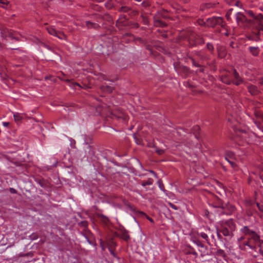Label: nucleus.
Returning <instances> with one entry per match:
<instances>
[{"instance_id":"nucleus-52","label":"nucleus","mask_w":263,"mask_h":263,"mask_svg":"<svg viewBox=\"0 0 263 263\" xmlns=\"http://www.w3.org/2000/svg\"><path fill=\"white\" fill-rule=\"evenodd\" d=\"M197 245L198 246L200 247L201 248H203L204 247V245L202 243H201V242H198L197 243Z\"/></svg>"},{"instance_id":"nucleus-57","label":"nucleus","mask_w":263,"mask_h":263,"mask_svg":"<svg viewBox=\"0 0 263 263\" xmlns=\"http://www.w3.org/2000/svg\"><path fill=\"white\" fill-rule=\"evenodd\" d=\"M106 6H107L108 8H111V6H110V4H109V3H107V4H106Z\"/></svg>"},{"instance_id":"nucleus-32","label":"nucleus","mask_w":263,"mask_h":263,"mask_svg":"<svg viewBox=\"0 0 263 263\" xmlns=\"http://www.w3.org/2000/svg\"><path fill=\"white\" fill-rule=\"evenodd\" d=\"M0 4L3 5L4 8H7L9 5V2L7 0H0Z\"/></svg>"},{"instance_id":"nucleus-13","label":"nucleus","mask_w":263,"mask_h":263,"mask_svg":"<svg viewBox=\"0 0 263 263\" xmlns=\"http://www.w3.org/2000/svg\"><path fill=\"white\" fill-rule=\"evenodd\" d=\"M231 76H232V73H230V72L226 71L225 73H223L221 75L220 77V80L223 83L230 85L232 83V79L231 78Z\"/></svg>"},{"instance_id":"nucleus-44","label":"nucleus","mask_w":263,"mask_h":263,"mask_svg":"<svg viewBox=\"0 0 263 263\" xmlns=\"http://www.w3.org/2000/svg\"><path fill=\"white\" fill-rule=\"evenodd\" d=\"M141 17L143 18L142 21H143V24L144 25H148V21L147 18L143 15H141Z\"/></svg>"},{"instance_id":"nucleus-20","label":"nucleus","mask_w":263,"mask_h":263,"mask_svg":"<svg viewBox=\"0 0 263 263\" xmlns=\"http://www.w3.org/2000/svg\"><path fill=\"white\" fill-rule=\"evenodd\" d=\"M255 115L256 117V120L254 121V123L258 127L260 126L261 121L263 122V114L258 111H255Z\"/></svg>"},{"instance_id":"nucleus-41","label":"nucleus","mask_w":263,"mask_h":263,"mask_svg":"<svg viewBox=\"0 0 263 263\" xmlns=\"http://www.w3.org/2000/svg\"><path fill=\"white\" fill-rule=\"evenodd\" d=\"M191 61L192 62V64L193 66H195V67H200V65L198 63H196V61H195V60L193 59V58H191Z\"/></svg>"},{"instance_id":"nucleus-17","label":"nucleus","mask_w":263,"mask_h":263,"mask_svg":"<svg viewBox=\"0 0 263 263\" xmlns=\"http://www.w3.org/2000/svg\"><path fill=\"white\" fill-rule=\"evenodd\" d=\"M245 85L247 86L248 92L251 95L256 96L259 94L260 90L258 89L257 86L252 84H248L247 83V84H245Z\"/></svg>"},{"instance_id":"nucleus-2","label":"nucleus","mask_w":263,"mask_h":263,"mask_svg":"<svg viewBox=\"0 0 263 263\" xmlns=\"http://www.w3.org/2000/svg\"><path fill=\"white\" fill-rule=\"evenodd\" d=\"M245 13L255 21V29L253 32L257 36L255 40L263 39V15L260 13H255L251 10H245Z\"/></svg>"},{"instance_id":"nucleus-49","label":"nucleus","mask_w":263,"mask_h":263,"mask_svg":"<svg viewBox=\"0 0 263 263\" xmlns=\"http://www.w3.org/2000/svg\"><path fill=\"white\" fill-rule=\"evenodd\" d=\"M10 192L11 193H12V194L16 193V190L13 188H10Z\"/></svg>"},{"instance_id":"nucleus-24","label":"nucleus","mask_w":263,"mask_h":263,"mask_svg":"<svg viewBox=\"0 0 263 263\" xmlns=\"http://www.w3.org/2000/svg\"><path fill=\"white\" fill-rule=\"evenodd\" d=\"M216 255L217 256L221 257L223 258L226 257V255L224 251L221 249H218L216 252Z\"/></svg>"},{"instance_id":"nucleus-12","label":"nucleus","mask_w":263,"mask_h":263,"mask_svg":"<svg viewBox=\"0 0 263 263\" xmlns=\"http://www.w3.org/2000/svg\"><path fill=\"white\" fill-rule=\"evenodd\" d=\"M246 205L247 206L246 212L248 216H252L255 212L254 207L255 203L252 200H247L246 201Z\"/></svg>"},{"instance_id":"nucleus-55","label":"nucleus","mask_w":263,"mask_h":263,"mask_svg":"<svg viewBox=\"0 0 263 263\" xmlns=\"http://www.w3.org/2000/svg\"><path fill=\"white\" fill-rule=\"evenodd\" d=\"M73 85V88H75V87H76V86H79V87H81V86H80L79 84H78V83H75V84H74Z\"/></svg>"},{"instance_id":"nucleus-8","label":"nucleus","mask_w":263,"mask_h":263,"mask_svg":"<svg viewBox=\"0 0 263 263\" xmlns=\"http://www.w3.org/2000/svg\"><path fill=\"white\" fill-rule=\"evenodd\" d=\"M232 76L233 77V79H232V84H234L236 86H239L241 84H247V82L244 80V79L241 78L237 70L235 69L233 70Z\"/></svg>"},{"instance_id":"nucleus-45","label":"nucleus","mask_w":263,"mask_h":263,"mask_svg":"<svg viewBox=\"0 0 263 263\" xmlns=\"http://www.w3.org/2000/svg\"><path fill=\"white\" fill-rule=\"evenodd\" d=\"M200 68L196 71V72H204V67L200 65Z\"/></svg>"},{"instance_id":"nucleus-43","label":"nucleus","mask_w":263,"mask_h":263,"mask_svg":"<svg viewBox=\"0 0 263 263\" xmlns=\"http://www.w3.org/2000/svg\"><path fill=\"white\" fill-rule=\"evenodd\" d=\"M255 204L256 205V206H257L258 210L261 212H263V205H261L259 203H255Z\"/></svg>"},{"instance_id":"nucleus-26","label":"nucleus","mask_w":263,"mask_h":263,"mask_svg":"<svg viewBox=\"0 0 263 263\" xmlns=\"http://www.w3.org/2000/svg\"><path fill=\"white\" fill-rule=\"evenodd\" d=\"M86 25L88 28H97L99 27V25L96 23H93L89 21H87L86 22Z\"/></svg>"},{"instance_id":"nucleus-61","label":"nucleus","mask_w":263,"mask_h":263,"mask_svg":"<svg viewBox=\"0 0 263 263\" xmlns=\"http://www.w3.org/2000/svg\"><path fill=\"white\" fill-rule=\"evenodd\" d=\"M149 172H150L152 174H153V175H154L155 173H155L154 171H151H151H149Z\"/></svg>"},{"instance_id":"nucleus-38","label":"nucleus","mask_w":263,"mask_h":263,"mask_svg":"<svg viewBox=\"0 0 263 263\" xmlns=\"http://www.w3.org/2000/svg\"><path fill=\"white\" fill-rule=\"evenodd\" d=\"M233 9H230L229 10V11L227 12L226 16L228 21L230 20V15L232 14Z\"/></svg>"},{"instance_id":"nucleus-62","label":"nucleus","mask_w":263,"mask_h":263,"mask_svg":"<svg viewBox=\"0 0 263 263\" xmlns=\"http://www.w3.org/2000/svg\"><path fill=\"white\" fill-rule=\"evenodd\" d=\"M184 69H185L186 71H187V70H189V69H188V68H187V67H184Z\"/></svg>"},{"instance_id":"nucleus-11","label":"nucleus","mask_w":263,"mask_h":263,"mask_svg":"<svg viewBox=\"0 0 263 263\" xmlns=\"http://www.w3.org/2000/svg\"><path fill=\"white\" fill-rule=\"evenodd\" d=\"M48 32L52 35L57 37L61 40H64L66 36L62 32L55 30L53 26H50L46 28Z\"/></svg>"},{"instance_id":"nucleus-42","label":"nucleus","mask_w":263,"mask_h":263,"mask_svg":"<svg viewBox=\"0 0 263 263\" xmlns=\"http://www.w3.org/2000/svg\"><path fill=\"white\" fill-rule=\"evenodd\" d=\"M168 204L169 205V206L170 207H171L172 209H173L175 210H177L178 209V208L176 205H175V204H174L173 203H172L171 202H168Z\"/></svg>"},{"instance_id":"nucleus-18","label":"nucleus","mask_w":263,"mask_h":263,"mask_svg":"<svg viewBox=\"0 0 263 263\" xmlns=\"http://www.w3.org/2000/svg\"><path fill=\"white\" fill-rule=\"evenodd\" d=\"M195 54L202 61L208 60L210 58V56L202 50L195 51Z\"/></svg>"},{"instance_id":"nucleus-10","label":"nucleus","mask_w":263,"mask_h":263,"mask_svg":"<svg viewBox=\"0 0 263 263\" xmlns=\"http://www.w3.org/2000/svg\"><path fill=\"white\" fill-rule=\"evenodd\" d=\"M223 20L220 17H212L206 20V26L210 27H214L216 25H221Z\"/></svg>"},{"instance_id":"nucleus-31","label":"nucleus","mask_w":263,"mask_h":263,"mask_svg":"<svg viewBox=\"0 0 263 263\" xmlns=\"http://www.w3.org/2000/svg\"><path fill=\"white\" fill-rule=\"evenodd\" d=\"M128 26H129L131 28H138L139 27L138 23L132 22H129Z\"/></svg>"},{"instance_id":"nucleus-63","label":"nucleus","mask_w":263,"mask_h":263,"mask_svg":"<svg viewBox=\"0 0 263 263\" xmlns=\"http://www.w3.org/2000/svg\"><path fill=\"white\" fill-rule=\"evenodd\" d=\"M195 137L196 138L198 139V136H197V135H195Z\"/></svg>"},{"instance_id":"nucleus-37","label":"nucleus","mask_w":263,"mask_h":263,"mask_svg":"<svg viewBox=\"0 0 263 263\" xmlns=\"http://www.w3.org/2000/svg\"><path fill=\"white\" fill-rule=\"evenodd\" d=\"M100 217L101 219L105 223H107L109 221L108 218L103 215H100Z\"/></svg>"},{"instance_id":"nucleus-25","label":"nucleus","mask_w":263,"mask_h":263,"mask_svg":"<svg viewBox=\"0 0 263 263\" xmlns=\"http://www.w3.org/2000/svg\"><path fill=\"white\" fill-rule=\"evenodd\" d=\"M103 91H106L108 93H111L113 90V87L106 85V86H102L101 87Z\"/></svg>"},{"instance_id":"nucleus-9","label":"nucleus","mask_w":263,"mask_h":263,"mask_svg":"<svg viewBox=\"0 0 263 263\" xmlns=\"http://www.w3.org/2000/svg\"><path fill=\"white\" fill-rule=\"evenodd\" d=\"M214 207L218 209V212H220L221 214L231 215L235 210V207L231 204L226 205L225 207L223 206H214Z\"/></svg>"},{"instance_id":"nucleus-15","label":"nucleus","mask_w":263,"mask_h":263,"mask_svg":"<svg viewBox=\"0 0 263 263\" xmlns=\"http://www.w3.org/2000/svg\"><path fill=\"white\" fill-rule=\"evenodd\" d=\"M128 23L129 22L127 21V18L125 15H121L116 21V25L119 28L128 26Z\"/></svg>"},{"instance_id":"nucleus-5","label":"nucleus","mask_w":263,"mask_h":263,"mask_svg":"<svg viewBox=\"0 0 263 263\" xmlns=\"http://www.w3.org/2000/svg\"><path fill=\"white\" fill-rule=\"evenodd\" d=\"M236 20L238 25L248 26L251 23V20L247 18L246 15L241 12H237L235 14Z\"/></svg>"},{"instance_id":"nucleus-34","label":"nucleus","mask_w":263,"mask_h":263,"mask_svg":"<svg viewBox=\"0 0 263 263\" xmlns=\"http://www.w3.org/2000/svg\"><path fill=\"white\" fill-rule=\"evenodd\" d=\"M206 48L211 52H213L214 49L213 44L210 43H208L206 44Z\"/></svg>"},{"instance_id":"nucleus-35","label":"nucleus","mask_w":263,"mask_h":263,"mask_svg":"<svg viewBox=\"0 0 263 263\" xmlns=\"http://www.w3.org/2000/svg\"><path fill=\"white\" fill-rule=\"evenodd\" d=\"M197 23L200 26H206V21L204 22L203 20L202 19L198 20Z\"/></svg>"},{"instance_id":"nucleus-28","label":"nucleus","mask_w":263,"mask_h":263,"mask_svg":"<svg viewBox=\"0 0 263 263\" xmlns=\"http://www.w3.org/2000/svg\"><path fill=\"white\" fill-rule=\"evenodd\" d=\"M186 254H193L195 256V257H197L198 256L197 253L195 251V250L193 248H190L188 251L186 252Z\"/></svg>"},{"instance_id":"nucleus-21","label":"nucleus","mask_w":263,"mask_h":263,"mask_svg":"<svg viewBox=\"0 0 263 263\" xmlns=\"http://www.w3.org/2000/svg\"><path fill=\"white\" fill-rule=\"evenodd\" d=\"M249 52L254 57H257L260 52V49L258 47L249 46L248 48Z\"/></svg>"},{"instance_id":"nucleus-33","label":"nucleus","mask_w":263,"mask_h":263,"mask_svg":"<svg viewBox=\"0 0 263 263\" xmlns=\"http://www.w3.org/2000/svg\"><path fill=\"white\" fill-rule=\"evenodd\" d=\"M154 147L155 148V151L159 155H161L164 154V151L162 149H159L157 148L156 146L154 145Z\"/></svg>"},{"instance_id":"nucleus-14","label":"nucleus","mask_w":263,"mask_h":263,"mask_svg":"<svg viewBox=\"0 0 263 263\" xmlns=\"http://www.w3.org/2000/svg\"><path fill=\"white\" fill-rule=\"evenodd\" d=\"M118 236L123 239L125 241H128L130 237L128 234V231L126 230L123 227L119 229Z\"/></svg>"},{"instance_id":"nucleus-22","label":"nucleus","mask_w":263,"mask_h":263,"mask_svg":"<svg viewBox=\"0 0 263 263\" xmlns=\"http://www.w3.org/2000/svg\"><path fill=\"white\" fill-rule=\"evenodd\" d=\"M13 117L16 122H20L23 118V116L18 112H15L13 114Z\"/></svg>"},{"instance_id":"nucleus-50","label":"nucleus","mask_w":263,"mask_h":263,"mask_svg":"<svg viewBox=\"0 0 263 263\" xmlns=\"http://www.w3.org/2000/svg\"><path fill=\"white\" fill-rule=\"evenodd\" d=\"M259 176L260 179L263 181V169L260 171Z\"/></svg>"},{"instance_id":"nucleus-7","label":"nucleus","mask_w":263,"mask_h":263,"mask_svg":"<svg viewBox=\"0 0 263 263\" xmlns=\"http://www.w3.org/2000/svg\"><path fill=\"white\" fill-rule=\"evenodd\" d=\"M189 42L190 47H192L204 43V40L202 37L195 34H193L190 37Z\"/></svg>"},{"instance_id":"nucleus-4","label":"nucleus","mask_w":263,"mask_h":263,"mask_svg":"<svg viewBox=\"0 0 263 263\" xmlns=\"http://www.w3.org/2000/svg\"><path fill=\"white\" fill-rule=\"evenodd\" d=\"M165 12L164 11H160L155 14L154 16V23L156 27H164L166 26V24L163 22L161 18H166Z\"/></svg>"},{"instance_id":"nucleus-16","label":"nucleus","mask_w":263,"mask_h":263,"mask_svg":"<svg viewBox=\"0 0 263 263\" xmlns=\"http://www.w3.org/2000/svg\"><path fill=\"white\" fill-rule=\"evenodd\" d=\"M118 11L120 12L128 13L130 15H135L138 14V11L132 10L130 7L126 6H122L119 7Z\"/></svg>"},{"instance_id":"nucleus-23","label":"nucleus","mask_w":263,"mask_h":263,"mask_svg":"<svg viewBox=\"0 0 263 263\" xmlns=\"http://www.w3.org/2000/svg\"><path fill=\"white\" fill-rule=\"evenodd\" d=\"M153 183V180L152 178H148L146 181H142L141 183V184L143 186H145L146 185H151Z\"/></svg>"},{"instance_id":"nucleus-48","label":"nucleus","mask_w":263,"mask_h":263,"mask_svg":"<svg viewBox=\"0 0 263 263\" xmlns=\"http://www.w3.org/2000/svg\"><path fill=\"white\" fill-rule=\"evenodd\" d=\"M220 230H217V237H218L219 239L221 240L222 237V236L220 234Z\"/></svg>"},{"instance_id":"nucleus-40","label":"nucleus","mask_w":263,"mask_h":263,"mask_svg":"<svg viewBox=\"0 0 263 263\" xmlns=\"http://www.w3.org/2000/svg\"><path fill=\"white\" fill-rule=\"evenodd\" d=\"M150 5H151L150 3L148 1H143L141 3L142 6L144 8H146V7L149 6Z\"/></svg>"},{"instance_id":"nucleus-56","label":"nucleus","mask_w":263,"mask_h":263,"mask_svg":"<svg viewBox=\"0 0 263 263\" xmlns=\"http://www.w3.org/2000/svg\"><path fill=\"white\" fill-rule=\"evenodd\" d=\"M162 36L163 37V38H166L167 37V34L166 33H163L162 34Z\"/></svg>"},{"instance_id":"nucleus-39","label":"nucleus","mask_w":263,"mask_h":263,"mask_svg":"<svg viewBox=\"0 0 263 263\" xmlns=\"http://www.w3.org/2000/svg\"><path fill=\"white\" fill-rule=\"evenodd\" d=\"M242 138L245 139L246 142L248 143H251V141L249 139V138L248 139L247 138V135L246 133L242 134L241 135Z\"/></svg>"},{"instance_id":"nucleus-36","label":"nucleus","mask_w":263,"mask_h":263,"mask_svg":"<svg viewBox=\"0 0 263 263\" xmlns=\"http://www.w3.org/2000/svg\"><path fill=\"white\" fill-rule=\"evenodd\" d=\"M158 184L159 187L160 189V190L164 191V185L162 183V181L161 180H159L158 181Z\"/></svg>"},{"instance_id":"nucleus-6","label":"nucleus","mask_w":263,"mask_h":263,"mask_svg":"<svg viewBox=\"0 0 263 263\" xmlns=\"http://www.w3.org/2000/svg\"><path fill=\"white\" fill-rule=\"evenodd\" d=\"M83 236L85 237V240H83V243H87V245H90L92 246L93 247L96 246V242L95 241L92 237V236L90 234V233L89 232H87L86 231H85V230L84 228H85L86 227L87 225V223L86 221H83Z\"/></svg>"},{"instance_id":"nucleus-51","label":"nucleus","mask_w":263,"mask_h":263,"mask_svg":"<svg viewBox=\"0 0 263 263\" xmlns=\"http://www.w3.org/2000/svg\"><path fill=\"white\" fill-rule=\"evenodd\" d=\"M2 124L5 127H8L9 126V123L7 122H3L2 123Z\"/></svg>"},{"instance_id":"nucleus-53","label":"nucleus","mask_w":263,"mask_h":263,"mask_svg":"<svg viewBox=\"0 0 263 263\" xmlns=\"http://www.w3.org/2000/svg\"><path fill=\"white\" fill-rule=\"evenodd\" d=\"M194 130L197 131V130H199L200 129V128H199V127L198 126H195L194 127Z\"/></svg>"},{"instance_id":"nucleus-19","label":"nucleus","mask_w":263,"mask_h":263,"mask_svg":"<svg viewBox=\"0 0 263 263\" xmlns=\"http://www.w3.org/2000/svg\"><path fill=\"white\" fill-rule=\"evenodd\" d=\"M85 151V157H86L88 160L91 159L92 157L95 154L93 149L91 147V146L90 145L86 146Z\"/></svg>"},{"instance_id":"nucleus-54","label":"nucleus","mask_w":263,"mask_h":263,"mask_svg":"<svg viewBox=\"0 0 263 263\" xmlns=\"http://www.w3.org/2000/svg\"><path fill=\"white\" fill-rule=\"evenodd\" d=\"M126 36H131V37H133V36L131 34H130V33H126V34H125L124 36L125 37Z\"/></svg>"},{"instance_id":"nucleus-1","label":"nucleus","mask_w":263,"mask_h":263,"mask_svg":"<svg viewBox=\"0 0 263 263\" xmlns=\"http://www.w3.org/2000/svg\"><path fill=\"white\" fill-rule=\"evenodd\" d=\"M240 231L246 235H249L251 237L246 242L239 243V248L244 251H248L249 249L256 251L257 246L261 247L263 240L260 239L259 236L254 231L250 230L248 226H244L240 229Z\"/></svg>"},{"instance_id":"nucleus-29","label":"nucleus","mask_w":263,"mask_h":263,"mask_svg":"<svg viewBox=\"0 0 263 263\" xmlns=\"http://www.w3.org/2000/svg\"><path fill=\"white\" fill-rule=\"evenodd\" d=\"M217 50H218L219 57H220L221 58H223L224 56L225 53H226L224 49H223V48H217Z\"/></svg>"},{"instance_id":"nucleus-27","label":"nucleus","mask_w":263,"mask_h":263,"mask_svg":"<svg viewBox=\"0 0 263 263\" xmlns=\"http://www.w3.org/2000/svg\"><path fill=\"white\" fill-rule=\"evenodd\" d=\"M92 138L91 136H86L84 139L85 143L86 144V145L87 146L88 145H89V144L91 143V142L92 141Z\"/></svg>"},{"instance_id":"nucleus-30","label":"nucleus","mask_w":263,"mask_h":263,"mask_svg":"<svg viewBox=\"0 0 263 263\" xmlns=\"http://www.w3.org/2000/svg\"><path fill=\"white\" fill-rule=\"evenodd\" d=\"M198 235L200 236L203 239H205L207 242H209V237L206 233L204 232H200L198 233Z\"/></svg>"},{"instance_id":"nucleus-58","label":"nucleus","mask_w":263,"mask_h":263,"mask_svg":"<svg viewBox=\"0 0 263 263\" xmlns=\"http://www.w3.org/2000/svg\"><path fill=\"white\" fill-rule=\"evenodd\" d=\"M106 6H107L108 8H111V6H110V4H109V3H107V4H106Z\"/></svg>"},{"instance_id":"nucleus-60","label":"nucleus","mask_w":263,"mask_h":263,"mask_svg":"<svg viewBox=\"0 0 263 263\" xmlns=\"http://www.w3.org/2000/svg\"><path fill=\"white\" fill-rule=\"evenodd\" d=\"M153 175H154V176L155 178H158V176H157V174H156V173H155Z\"/></svg>"},{"instance_id":"nucleus-59","label":"nucleus","mask_w":263,"mask_h":263,"mask_svg":"<svg viewBox=\"0 0 263 263\" xmlns=\"http://www.w3.org/2000/svg\"><path fill=\"white\" fill-rule=\"evenodd\" d=\"M148 219L151 222H153V221H153V220L152 219V218H151L148 217Z\"/></svg>"},{"instance_id":"nucleus-46","label":"nucleus","mask_w":263,"mask_h":263,"mask_svg":"<svg viewBox=\"0 0 263 263\" xmlns=\"http://www.w3.org/2000/svg\"><path fill=\"white\" fill-rule=\"evenodd\" d=\"M134 138L135 140V142H136L137 144H141V140H139L136 136L135 135H134Z\"/></svg>"},{"instance_id":"nucleus-47","label":"nucleus","mask_w":263,"mask_h":263,"mask_svg":"<svg viewBox=\"0 0 263 263\" xmlns=\"http://www.w3.org/2000/svg\"><path fill=\"white\" fill-rule=\"evenodd\" d=\"M225 159H226L227 160H228V162L231 164V166H232L233 167H234H234H235V166H236V164H235L234 162H232V161H231L227 159V157H225Z\"/></svg>"},{"instance_id":"nucleus-64","label":"nucleus","mask_w":263,"mask_h":263,"mask_svg":"<svg viewBox=\"0 0 263 263\" xmlns=\"http://www.w3.org/2000/svg\"><path fill=\"white\" fill-rule=\"evenodd\" d=\"M260 84L261 85H262V84H263V81H261V82H260Z\"/></svg>"},{"instance_id":"nucleus-3","label":"nucleus","mask_w":263,"mask_h":263,"mask_svg":"<svg viewBox=\"0 0 263 263\" xmlns=\"http://www.w3.org/2000/svg\"><path fill=\"white\" fill-rule=\"evenodd\" d=\"M235 229V224L234 222L232 219H230L223 223L220 230V232L222 233L224 236L231 237Z\"/></svg>"}]
</instances>
